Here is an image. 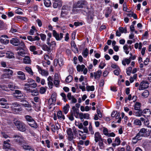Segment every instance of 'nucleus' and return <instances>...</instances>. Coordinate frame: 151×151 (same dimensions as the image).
<instances>
[{"mask_svg": "<svg viewBox=\"0 0 151 151\" xmlns=\"http://www.w3.org/2000/svg\"><path fill=\"white\" fill-rule=\"evenodd\" d=\"M88 50L87 48L83 50L82 54L83 57L86 58L88 56Z\"/></svg>", "mask_w": 151, "mask_h": 151, "instance_id": "ea45409f", "label": "nucleus"}, {"mask_svg": "<svg viewBox=\"0 0 151 151\" xmlns=\"http://www.w3.org/2000/svg\"><path fill=\"white\" fill-rule=\"evenodd\" d=\"M25 70L26 72H27L29 74L33 75L34 73L33 72L31 68L29 67H26L25 68Z\"/></svg>", "mask_w": 151, "mask_h": 151, "instance_id": "79ce46f5", "label": "nucleus"}, {"mask_svg": "<svg viewBox=\"0 0 151 151\" xmlns=\"http://www.w3.org/2000/svg\"><path fill=\"white\" fill-rule=\"evenodd\" d=\"M6 57L9 58H14V54L11 52H7L6 53Z\"/></svg>", "mask_w": 151, "mask_h": 151, "instance_id": "de8ad7c7", "label": "nucleus"}, {"mask_svg": "<svg viewBox=\"0 0 151 151\" xmlns=\"http://www.w3.org/2000/svg\"><path fill=\"white\" fill-rule=\"evenodd\" d=\"M71 8L70 7L63 6L61 13V16L63 17L67 15L72 13L71 11Z\"/></svg>", "mask_w": 151, "mask_h": 151, "instance_id": "423d86ee", "label": "nucleus"}, {"mask_svg": "<svg viewBox=\"0 0 151 151\" xmlns=\"http://www.w3.org/2000/svg\"><path fill=\"white\" fill-rule=\"evenodd\" d=\"M49 46L52 48H54L56 46V43L55 41H52L50 42L49 44H47Z\"/></svg>", "mask_w": 151, "mask_h": 151, "instance_id": "3c124183", "label": "nucleus"}, {"mask_svg": "<svg viewBox=\"0 0 151 151\" xmlns=\"http://www.w3.org/2000/svg\"><path fill=\"white\" fill-rule=\"evenodd\" d=\"M141 106V104L140 103L136 102L135 103L134 106V108L135 110H141L140 108Z\"/></svg>", "mask_w": 151, "mask_h": 151, "instance_id": "a19ab883", "label": "nucleus"}, {"mask_svg": "<svg viewBox=\"0 0 151 151\" xmlns=\"http://www.w3.org/2000/svg\"><path fill=\"white\" fill-rule=\"evenodd\" d=\"M14 96L15 97L18 99H22L24 97L23 93L18 90H15Z\"/></svg>", "mask_w": 151, "mask_h": 151, "instance_id": "4468645a", "label": "nucleus"}, {"mask_svg": "<svg viewBox=\"0 0 151 151\" xmlns=\"http://www.w3.org/2000/svg\"><path fill=\"white\" fill-rule=\"evenodd\" d=\"M7 36L5 35H3L1 36L0 40L3 45H6L9 42V40L8 39Z\"/></svg>", "mask_w": 151, "mask_h": 151, "instance_id": "dca6fc26", "label": "nucleus"}, {"mask_svg": "<svg viewBox=\"0 0 151 151\" xmlns=\"http://www.w3.org/2000/svg\"><path fill=\"white\" fill-rule=\"evenodd\" d=\"M137 111H134L133 114L136 116L140 117L142 115V110H137Z\"/></svg>", "mask_w": 151, "mask_h": 151, "instance_id": "2f4dec72", "label": "nucleus"}, {"mask_svg": "<svg viewBox=\"0 0 151 151\" xmlns=\"http://www.w3.org/2000/svg\"><path fill=\"white\" fill-rule=\"evenodd\" d=\"M73 131L74 134H76L78 133L79 135L81 136H82L81 134H83V131L79 130H77L75 128H73Z\"/></svg>", "mask_w": 151, "mask_h": 151, "instance_id": "c9c22d12", "label": "nucleus"}, {"mask_svg": "<svg viewBox=\"0 0 151 151\" xmlns=\"http://www.w3.org/2000/svg\"><path fill=\"white\" fill-rule=\"evenodd\" d=\"M149 95V92L147 90H145L142 93V96L143 98H146L148 97Z\"/></svg>", "mask_w": 151, "mask_h": 151, "instance_id": "c03bdc74", "label": "nucleus"}, {"mask_svg": "<svg viewBox=\"0 0 151 151\" xmlns=\"http://www.w3.org/2000/svg\"><path fill=\"white\" fill-rule=\"evenodd\" d=\"M104 139L102 140H100L99 141L98 145L99 146L100 148L101 149H103L104 148V145L103 143Z\"/></svg>", "mask_w": 151, "mask_h": 151, "instance_id": "8fccbe9b", "label": "nucleus"}, {"mask_svg": "<svg viewBox=\"0 0 151 151\" xmlns=\"http://www.w3.org/2000/svg\"><path fill=\"white\" fill-rule=\"evenodd\" d=\"M13 137L14 138L15 142L21 145L24 142V138L21 134H18L14 135Z\"/></svg>", "mask_w": 151, "mask_h": 151, "instance_id": "1a4fd4ad", "label": "nucleus"}, {"mask_svg": "<svg viewBox=\"0 0 151 151\" xmlns=\"http://www.w3.org/2000/svg\"><path fill=\"white\" fill-rule=\"evenodd\" d=\"M14 124L19 130L22 132H24L26 130V125L23 123L17 121L15 122Z\"/></svg>", "mask_w": 151, "mask_h": 151, "instance_id": "0eeeda50", "label": "nucleus"}, {"mask_svg": "<svg viewBox=\"0 0 151 151\" xmlns=\"http://www.w3.org/2000/svg\"><path fill=\"white\" fill-rule=\"evenodd\" d=\"M55 79L54 81V84L57 87L59 85L60 81L58 79V74H55Z\"/></svg>", "mask_w": 151, "mask_h": 151, "instance_id": "4c0bfd02", "label": "nucleus"}, {"mask_svg": "<svg viewBox=\"0 0 151 151\" xmlns=\"http://www.w3.org/2000/svg\"><path fill=\"white\" fill-rule=\"evenodd\" d=\"M32 29L30 30L29 32V34L30 35H33L35 32L34 30L36 29L35 27L33 26L32 27Z\"/></svg>", "mask_w": 151, "mask_h": 151, "instance_id": "69168bd1", "label": "nucleus"}, {"mask_svg": "<svg viewBox=\"0 0 151 151\" xmlns=\"http://www.w3.org/2000/svg\"><path fill=\"white\" fill-rule=\"evenodd\" d=\"M72 109L73 112V114L76 118H78V116H80L79 110L78 109L76 108L75 106L72 107Z\"/></svg>", "mask_w": 151, "mask_h": 151, "instance_id": "393cba45", "label": "nucleus"}, {"mask_svg": "<svg viewBox=\"0 0 151 151\" xmlns=\"http://www.w3.org/2000/svg\"><path fill=\"white\" fill-rule=\"evenodd\" d=\"M10 43L15 46H19L17 47L18 49H21L25 47V45L23 42L20 41L17 38H14L10 40Z\"/></svg>", "mask_w": 151, "mask_h": 151, "instance_id": "7ed1b4c3", "label": "nucleus"}, {"mask_svg": "<svg viewBox=\"0 0 151 151\" xmlns=\"http://www.w3.org/2000/svg\"><path fill=\"white\" fill-rule=\"evenodd\" d=\"M22 101L24 102H25V103H22V104L25 107L29 108V109H28V111H31L32 109L30 105L29 104L28 102L24 100H23Z\"/></svg>", "mask_w": 151, "mask_h": 151, "instance_id": "473e14b6", "label": "nucleus"}, {"mask_svg": "<svg viewBox=\"0 0 151 151\" xmlns=\"http://www.w3.org/2000/svg\"><path fill=\"white\" fill-rule=\"evenodd\" d=\"M30 82L32 83L29 84L30 85V87L31 88H35L37 86V84L35 81L31 79L30 80Z\"/></svg>", "mask_w": 151, "mask_h": 151, "instance_id": "09e8293b", "label": "nucleus"}, {"mask_svg": "<svg viewBox=\"0 0 151 151\" xmlns=\"http://www.w3.org/2000/svg\"><path fill=\"white\" fill-rule=\"evenodd\" d=\"M85 66L83 64L78 65L76 67L77 70L78 72L83 71V73L86 75L87 73L88 70L87 68H85Z\"/></svg>", "mask_w": 151, "mask_h": 151, "instance_id": "9d476101", "label": "nucleus"}, {"mask_svg": "<svg viewBox=\"0 0 151 151\" xmlns=\"http://www.w3.org/2000/svg\"><path fill=\"white\" fill-rule=\"evenodd\" d=\"M94 141L96 143L103 139L99 132H96L95 133L94 135Z\"/></svg>", "mask_w": 151, "mask_h": 151, "instance_id": "2eb2a0df", "label": "nucleus"}, {"mask_svg": "<svg viewBox=\"0 0 151 151\" xmlns=\"http://www.w3.org/2000/svg\"><path fill=\"white\" fill-rule=\"evenodd\" d=\"M103 132L104 134L108 137H114L115 136V134L114 132L109 133V131L105 127H103Z\"/></svg>", "mask_w": 151, "mask_h": 151, "instance_id": "f8f14e48", "label": "nucleus"}, {"mask_svg": "<svg viewBox=\"0 0 151 151\" xmlns=\"http://www.w3.org/2000/svg\"><path fill=\"white\" fill-rule=\"evenodd\" d=\"M102 74V71L101 70H99L97 72H94V77L95 79H99Z\"/></svg>", "mask_w": 151, "mask_h": 151, "instance_id": "bb28decb", "label": "nucleus"}, {"mask_svg": "<svg viewBox=\"0 0 151 151\" xmlns=\"http://www.w3.org/2000/svg\"><path fill=\"white\" fill-rule=\"evenodd\" d=\"M23 63L25 64H31L32 61L30 57L28 55L25 56L23 58Z\"/></svg>", "mask_w": 151, "mask_h": 151, "instance_id": "aec40b11", "label": "nucleus"}, {"mask_svg": "<svg viewBox=\"0 0 151 151\" xmlns=\"http://www.w3.org/2000/svg\"><path fill=\"white\" fill-rule=\"evenodd\" d=\"M86 89L88 91H94L95 88L93 86H87Z\"/></svg>", "mask_w": 151, "mask_h": 151, "instance_id": "4d7b16f0", "label": "nucleus"}, {"mask_svg": "<svg viewBox=\"0 0 151 151\" xmlns=\"http://www.w3.org/2000/svg\"><path fill=\"white\" fill-rule=\"evenodd\" d=\"M3 73L1 75L2 78H9L12 76L13 71L9 68L4 69L3 70Z\"/></svg>", "mask_w": 151, "mask_h": 151, "instance_id": "20e7f679", "label": "nucleus"}, {"mask_svg": "<svg viewBox=\"0 0 151 151\" xmlns=\"http://www.w3.org/2000/svg\"><path fill=\"white\" fill-rule=\"evenodd\" d=\"M132 70V68L131 67H129L126 69L127 73V75L128 76L130 75L131 73Z\"/></svg>", "mask_w": 151, "mask_h": 151, "instance_id": "774afa93", "label": "nucleus"}, {"mask_svg": "<svg viewBox=\"0 0 151 151\" xmlns=\"http://www.w3.org/2000/svg\"><path fill=\"white\" fill-rule=\"evenodd\" d=\"M33 105V107L34 108L35 110L37 111H40V105L39 104L35 103L34 102H32Z\"/></svg>", "mask_w": 151, "mask_h": 151, "instance_id": "c756f323", "label": "nucleus"}, {"mask_svg": "<svg viewBox=\"0 0 151 151\" xmlns=\"http://www.w3.org/2000/svg\"><path fill=\"white\" fill-rule=\"evenodd\" d=\"M7 101L4 98H0V104L2 106V107L5 108H8L9 106L8 105H6Z\"/></svg>", "mask_w": 151, "mask_h": 151, "instance_id": "6ab92c4d", "label": "nucleus"}, {"mask_svg": "<svg viewBox=\"0 0 151 151\" xmlns=\"http://www.w3.org/2000/svg\"><path fill=\"white\" fill-rule=\"evenodd\" d=\"M143 113L144 114H147V116L151 114V112L150 111V110L149 109H146L143 110L142 111V113Z\"/></svg>", "mask_w": 151, "mask_h": 151, "instance_id": "052dcab7", "label": "nucleus"}, {"mask_svg": "<svg viewBox=\"0 0 151 151\" xmlns=\"http://www.w3.org/2000/svg\"><path fill=\"white\" fill-rule=\"evenodd\" d=\"M38 35L40 36L41 39L42 41H45L46 40V35L45 34L43 33L38 34Z\"/></svg>", "mask_w": 151, "mask_h": 151, "instance_id": "5fc2aeb1", "label": "nucleus"}, {"mask_svg": "<svg viewBox=\"0 0 151 151\" xmlns=\"http://www.w3.org/2000/svg\"><path fill=\"white\" fill-rule=\"evenodd\" d=\"M30 50L32 52L34 55H36L37 54V52L36 51V47L35 46L31 45L29 47Z\"/></svg>", "mask_w": 151, "mask_h": 151, "instance_id": "c85d7f7f", "label": "nucleus"}, {"mask_svg": "<svg viewBox=\"0 0 151 151\" xmlns=\"http://www.w3.org/2000/svg\"><path fill=\"white\" fill-rule=\"evenodd\" d=\"M28 124L32 127L35 128H36L37 127V124L34 119H33V121H32L29 123H28Z\"/></svg>", "mask_w": 151, "mask_h": 151, "instance_id": "72a5a7b5", "label": "nucleus"}, {"mask_svg": "<svg viewBox=\"0 0 151 151\" xmlns=\"http://www.w3.org/2000/svg\"><path fill=\"white\" fill-rule=\"evenodd\" d=\"M93 14V13L92 10H89L88 9V12L87 14H88V18H90L91 19H92L93 18L94 16Z\"/></svg>", "mask_w": 151, "mask_h": 151, "instance_id": "58836bf2", "label": "nucleus"}, {"mask_svg": "<svg viewBox=\"0 0 151 151\" xmlns=\"http://www.w3.org/2000/svg\"><path fill=\"white\" fill-rule=\"evenodd\" d=\"M18 75V78L22 80H25V74L22 71H18L17 72Z\"/></svg>", "mask_w": 151, "mask_h": 151, "instance_id": "412c9836", "label": "nucleus"}, {"mask_svg": "<svg viewBox=\"0 0 151 151\" xmlns=\"http://www.w3.org/2000/svg\"><path fill=\"white\" fill-rule=\"evenodd\" d=\"M47 83L49 88L51 89L52 88L53 84L52 82V78L51 76H49L47 78Z\"/></svg>", "mask_w": 151, "mask_h": 151, "instance_id": "cd10ccee", "label": "nucleus"}, {"mask_svg": "<svg viewBox=\"0 0 151 151\" xmlns=\"http://www.w3.org/2000/svg\"><path fill=\"white\" fill-rule=\"evenodd\" d=\"M9 88H10L11 90H13L14 89L17 88V87L15 85L12 83H11L8 85Z\"/></svg>", "mask_w": 151, "mask_h": 151, "instance_id": "13d9d810", "label": "nucleus"}, {"mask_svg": "<svg viewBox=\"0 0 151 151\" xmlns=\"http://www.w3.org/2000/svg\"><path fill=\"white\" fill-rule=\"evenodd\" d=\"M37 67L39 73L42 75L44 76H48V73L47 71L42 69L38 65H37Z\"/></svg>", "mask_w": 151, "mask_h": 151, "instance_id": "a211bd4d", "label": "nucleus"}, {"mask_svg": "<svg viewBox=\"0 0 151 151\" xmlns=\"http://www.w3.org/2000/svg\"><path fill=\"white\" fill-rule=\"evenodd\" d=\"M25 118L26 120L28 122V123H29L31 122L34 119L32 117L28 115H27L25 116Z\"/></svg>", "mask_w": 151, "mask_h": 151, "instance_id": "6e6d98bb", "label": "nucleus"}, {"mask_svg": "<svg viewBox=\"0 0 151 151\" xmlns=\"http://www.w3.org/2000/svg\"><path fill=\"white\" fill-rule=\"evenodd\" d=\"M56 100V95L55 94H52L51 98H50L48 101L49 105H54Z\"/></svg>", "mask_w": 151, "mask_h": 151, "instance_id": "f3484780", "label": "nucleus"}, {"mask_svg": "<svg viewBox=\"0 0 151 151\" xmlns=\"http://www.w3.org/2000/svg\"><path fill=\"white\" fill-rule=\"evenodd\" d=\"M10 142L9 139L7 140L6 141H4L3 143V148L4 149H9L10 147V144L8 142Z\"/></svg>", "mask_w": 151, "mask_h": 151, "instance_id": "a878e982", "label": "nucleus"}, {"mask_svg": "<svg viewBox=\"0 0 151 151\" xmlns=\"http://www.w3.org/2000/svg\"><path fill=\"white\" fill-rule=\"evenodd\" d=\"M73 80V77L71 75L68 76L66 78L65 81L67 82H71Z\"/></svg>", "mask_w": 151, "mask_h": 151, "instance_id": "e2e57ef3", "label": "nucleus"}, {"mask_svg": "<svg viewBox=\"0 0 151 151\" xmlns=\"http://www.w3.org/2000/svg\"><path fill=\"white\" fill-rule=\"evenodd\" d=\"M43 49L45 51H46L48 52H50L51 51V48L49 46H48L46 45H45L43 46Z\"/></svg>", "mask_w": 151, "mask_h": 151, "instance_id": "864d4df0", "label": "nucleus"}, {"mask_svg": "<svg viewBox=\"0 0 151 151\" xmlns=\"http://www.w3.org/2000/svg\"><path fill=\"white\" fill-rule=\"evenodd\" d=\"M44 3L45 6L47 7H50L51 4L50 0H44Z\"/></svg>", "mask_w": 151, "mask_h": 151, "instance_id": "a18cd8bd", "label": "nucleus"}, {"mask_svg": "<svg viewBox=\"0 0 151 151\" xmlns=\"http://www.w3.org/2000/svg\"><path fill=\"white\" fill-rule=\"evenodd\" d=\"M52 32L53 36L57 40H60L63 38V33H60V34H59L57 33V32L55 30H53L52 31Z\"/></svg>", "mask_w": 151, "mask_h": 151, "instance_id": "9b49d317", "label": "nucleus"}, {"mask_svg": "<svg viewBox=\"0 0 151 151\" xmlns=\"http://www.w3.org/2000/svg\"><path fill=\"white\" fill-rule=\"evenodd\" d=\"M66 132L68 135V139L70 141H73V143H74L73 139L76 138L75 136L73 133L72 129L71 128H68L66 130Z\"/></svg>", "mask_w": 151, "mask_h": 151, "instance_id": "6e6552de", "label": "nucleus"}, {"mask_svg": "<svg viewBox=\"0 0 151 151\" xmlns=\"http://www.w3.org/2000/svg\"><path fill=\"white\" fill-rule=\"evenodd\" d=\"M25 87L24 89L27 92H31L32 90L30 89V85L28 83H26L25 84Z\"/></svg>", "mask_w": 151, "mask_h": 151, "instance_id": "49530a36", "label": "nucleus"}, {"mask_svg": "<svg viewBox=\"0 0 151 151\" xmlns=\"http://www.w3.org/2000/svg\"><path fill=\"white\" fill-rule=\"evenodd\" d=\"M149 83L147 81H143L140 84L139 90H143L148 88Z\"/></svg>", "mask_w": 151, "mask_h": 151, "instance_id": "ddd939ff", "label": "nucleus"}, {"mask_svg": "<svg viewBox=\"0 0 151 151\" xmlns=\"http://www.w3.org/2000/svg\"><path fill=\"white\" fill-rule=\"evenodd\" d=\"M25 47H24L22 48L21 49H18V47H17V50L18 51L17 53L19 55L22 56H24V55L25 54V52L24 50V49L25 48Z\"/></svg>", "mask_w": 151, "mask_h": 151, "instance_id": "b1692460", "label": "nucleus"}, {"mask_svg": "<svg viewBox=\"0 0 151 151\" xmlns=\"http://www.w3.org/2000/svg\"><path fill=\"white\" fill-rule=\"evenodd\" d=\"M130 63V60L128 58H124L122 61V63L124 66L126 65V64L129 65Z\"/></svg>", "mask_w": 151, "mask_h": 151, "instance_id": "37998d69", "label": "nucleus"}, {"mask_svg": "<svg viewBox=\"0 0 151 151\" xmlns=\"http://www.w3.org/2000/svg\"><path fill=\"white\" fill-rule=\"evenodd\" d=\"M23 148L25 151H35L31 146L27 145H24L23 146Z\"/></svg>", "mask_w": 151, "mask_h": 151, "instance_id": "7c9ffc66", "label": "nucleus"}, {"mask_svg": "<svg viewBox=\"0 0 151 151\" xmlns=\"http://www.w3.org/2000/svg\"><path fill=\"white\" fill-rule=\"evenodd\" d=\"M124 51L126 54H128L129 53V49L127 45H124L123 47Z\"/></svg>", "mask_w": 151, "mask_h": 151, "instance_id": "603ef678", "label": "nucleus"}, {"mask_svg": "<svg viewBox=\"0 0 151 151\" xmlns=\"http://www.w3.org/2000/svg\"><path fill=\"white\" fill-rule=\"evenodd\" d=\"M150 131L149 129L144 128H142L133 139H140V137H147L150 135Z\"/></svg>", "mask_w": 151, "mask_h": 151, "instance_id": "f03ea898", "label": "nucleus"}, {"mask_svg": "<svg viewBox=\"0 0 151 151\" xmlns=\"http://www.w3.org/2000/svg\"><path fill=\"white\" fill-rule=\"evenodd\" d=\"M70 108V106L68 104H67L64 106L63 108V111L65 114H66L68 112Z\"/></svg>", "mask_w": 151, "mask_h": 151, "instance_id": "e433bc0d", "label": "nucleus"}, {"mask_svg": "<svg viewBox=\"0 0 151 151\" xmlns=\"http://www.w3.org/2000/svg\"><path fill=\"white\" fill-rule=\"evenodd\" d=\"M77 8H74V4L73 5V9L72 10V13L74 14H76L77 13H81L80 12V10H78V9H76Z\"/></svg>", "mask_w": 151, "mask_h": 151, "instance_id": "bf43d9fd", "label": "nucleus"}, {"mask_svg": "<svg viewBox=\"0 0 151 151\" xmlns=\"http://www.w3.org/2000/svg\"><path fill=\"white\" fill-rule=\"evenodd\" d=\"M79 118L82 119H88L89 118V114L88 113H80Z\"/></svg>", "mask_w": 151, "mask_h": 151, "instance_id": "5701e85b", "label": "nucleus"}, {"mask_svg": "<svg viewBox=\"0 0 151 151\" xmlns=\"http://www.w3.org/2000/svg\"><path fill=\"white\" fill-rule=\"evenodd\" d=\"M134 123L137 125L141 126L142 125V122L139 119H136L134 121Z\"/></svg>", "mask_w": 151, "mask_h": 151, "instance_id": "680f3d73", "label": "nucleus"}, {"mask_svg": "<svg viewBox=\"0 0 151 151\" xmlns=\"http://www.w3.org/2000/svg\"><path fill=\"white\" fill-rule=\"evenodd\" d=\"M11 109L12 112L15 114H18L22 110L21 105L16 102L12 103Z\"/></svg>", "mask_w": 151, "mask_h": 151, "instance_id": "39448f33", "label": "nucleus"}, {"mask_svg": "<svg viewBox=\"0 0 151 151\" xmlns=\"http://www.w3.org/2000/svg\"><path fill=\"white\" fill-rule=\"evenodd\" d=\"M121 143V140L119 137H116L114 140V143L112 144V145L114 147L119 145Z\"/></svg>", "mask_w": 151, "mask_h": 151, "instance_id": "4be33fe9", "label": "nucleus"}, {"mask_svg": "<svg viewBox=\"0 0 151 151\" xmlns=\"http://www.w3.org/2000/svg\"><path fill=\"white\" fill-rule=\"evenodd\" d=\"M57 115L59 119H62L63 120H64L65 119V116L62 114L61 111H58V112Z\"/></svg>", "mask_w": 151, "mask_h": 151, "instance_id": "f704fd0d", "label": "nucleus"}, {"mask_svg": "<svg viewBox=\"0 0 151 151\" xmlns=\"http://www.w3.org/2000/svg\"><path fill=\"white\" fill-rule=\"evenodd\" d=\"M88 129L89 132H90L91 134L92 135L93 134H94V132L93 129V128L91 125V123H90L89 124Z\"/></svg>", "mask_w": 151, "mask_h": 151, "instance_id": "0e129e2a", "label": "nucleus"}, {"mask_svg": "<svg viewBox=\"0 0 151 151\" xmlns=\"http://www.w3.org/2000/svg\"><path fill=\"white\" fill-rule=\"evenodd\" d=\"M87 5L88 3L86 1L81 0L75 3L74 4V7L84 8V9H80V12L84 15H86L88 11Z\"/></svg>", "mask_w": 151, "mask_h": 151, "instance_id": "f257e3e1", "label": "nucleus"}, {"mask_svg": "<svg viewBox=\"0 0 151 151\" xmlns=\"http://www.w3.org/2000/svg\"><path fill=\"white\" fill-rule=\"evenodd\" d=\"M46 88L42 87H41L40 90V93L41 94L44 93L46 91Z\"/></svg>", "mask_w": 151, "mask_h": 151, "instance_id": "338daca9", "label": "nucleus"}]
</instances>
